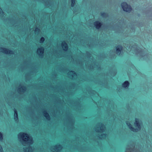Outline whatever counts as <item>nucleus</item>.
<instances>
[{
	"label": "nucleus",
	"instance_id": "nucleus-14",
	"mask_svg": "<svg viewBox=\"0 0 152 152\" xmlns=\"http://www.w3.org/2000/svg\"><path fill=\"white\" fill-rule=\"evenodd\" d=\"M18 90L19 91H20V90H21V91L24 92L26 91V88L25 86H21L20 88H18Z\"/></svg>",
	"mask_w": 152,
	"mask_h": 152
},
{
	"label": "nucleus",
	"instance_id": "nucleus-7",
	"mask_svg": "<svg viewBox=\"0 0 152 152\" xmlns=\"http://www.w3.org/2000/svg\"><path fill=\"white\" fill-rule=\"evenodd\" d=\"M61 45L62 47L63 48V50L64 51H66L68 48V46L67 43L65 41H62Z\"/></svg>",
	"mask_w": 152,
	"mask_h": 152
},
{
	"label": "nucleus",
	"instance_id": "nucleus-20",
	"mask_svg": "<svg viewBox=\"0 0 152 152\" xmlns=\"http://www.w3.org/2000/svg\"><path fill=\"white\" fill-rule=\"evenodd\" d=\"M103 127H104V126L103 125V124L102 123H101L100 130L102 131H103L104 130V129H103Z\"/></svg>",
	"mask_w": 152,
	"mask_h": 152
},
{
	"label": "nucleus",
	"instance_id": "nucleus-4",
	"mask_svg": "<svg viewBox=\"0 0 152 152\" xmlns=\"http://www.w3.org/2000/svg\"><path fill=\"white\" fill-rule=\"evenodd\" d=\"M0 49L1 50V52L6 54L8 55H13L14 54L13 52L11 50H10L7 48L1 47Z\"/></svg>",
	"mask_w": 152,
	"mask_h": 152
},
{
	"label": "nucleus",
	"instance_id": "nucleus-12",
	"mask_svg": "<svg viewBox=\"0 0 152 152\" xmlns=\"http://www.w3.org/2000/svg\"><path fill=\"white\" fill-rule=\"evenodd\" d=\"M54 147H55L56 149L57 150L56 151L57 152H59L60 151L59 148H61L62 146L60 144H58L55 145Z\"/></svg>",
	"mask_w": 152,
	"mask_h": 152
},
{
	"label": "nucleus",
	"instance_id": "nucleus-3",
	"mask_svg": "<svg viewBox=\"0 0 152 152\" xmlns=\"http://www.w3.org/2000/svg\"><path fill=\"white\" fill-rule=\"evenodd\" d=\"M121 6L123 11L126 12L130 13L132 10L131 6L126 2H123L121 3Z\"/></svg>",
	"mask_w": 152,
	"mask_h": 152
},
{
	"label": "nucleus",
	"instance_id": "nucleus-6",
	"mask_svg": "<svg viewBox=\"0 0 152 152\" xmlns=\"http://www.w3.org/2000/svg\"><path fill=\"white\" fill-rule=\"evenodd\" d=\"M44 49L43 47H41L38 48L37 50V52L38 55L41 57L43 56Z\"/></svg>",
	"mask_w": 152,
	"mask_h": 152
},
{
	"label": "nucleus",
	"instance_id": "nucleus-18",
	"mask_svg": "<svg viewBox=\"0 0 152 152\" xmlns=\"http://www.w3.org/2000/svg\"><path fill=\"white\" fill-rule=\"evenodd\" d=\"M3 135L2 133L0 132V141H2L3 140Z\"/></svg>",
	"mask_w": 152,
	"mask_h": 152
},
{
	"label": "nucleus",
	"instance_id": "nucleus-9",
	"mask_svg": "<svg viewBox=\"0 0 152 152\" xmlns=\"http://www.w3.org/2000/svg\"><path fill=\"white\" fill-rule=\"evenodd\" d=\"M14 119L15 122H18V116L17 110L14 109Z\"/></svg>",
	"mask_w": 152,
	"mask_h": 152
},
{
	"label": "nucleus",
	"instance_id": "nucleus-25",
	"mask_svg": "<svg viewBox=\"0 0 152 152\" xmlns=\"http://www.w3.org/2000/svg\"><path fill=\"white\" fill-rule=\"evenodd\" d=\"M99 139H101V138L100 137H99Z\"/></svg>",
	"mask_w": 152,
	"mask_h": 152
},
{
	"label": "nucleus",
	"instance_id": "nucleus-11",
	"mask_svg": "<svg viewBox=\"0 0 152 152\" xmlns=\"http://www.w3.org/2000/svg\"><path fill=\"white\" fill-rule=\"evenodd\" d=\"M43 114L44 116L48 120H49L50 119V117L48 113L45 110L43 112Z\"/></svg>",
	"mask_w": 152,
	"mask_h": 152
},
{
	"label": "nucleus",
	"instance_id": "nucleus-17",
	"mask_svg": "<svg viewBox=\"0 0 152 152\" xmlns=\"http://www.w3.org/2000/svg\"><path fill=\"white\" fill-rule=\"evenodd\" d=\"M72 1V6L74 7L76 4V0H71Z\"/></svg>",
	"mask_w": 152,
	"mask_h": 152
},
{
	"label": "nucleus",
	"instance_id": "nucleus-19",
	"mask_svg": "<svg viewBox=\"0 0 152 152\" xmlns=\"http://www.w3.org/2000/svg\"><path fill=\"white\" fill-rule=\"evenodd\" d=\"M107 15V14L104 12H102L101 13V15L102 16L104 17H105Z\"/></svg>",
	"mask_w": 152,
	"mask_h": 152
},
{
	"label": "nucleus",
	"instance_id": "nucleus-22",
	"mask_svg": "<svg viewBox=\"0 0 152 152\" xmlns=\"http://www.w3.org/2000/svg\"><path fill=\"white\" fill-rule=\"evenodd\" d=\"M1 13H3L4 12L2 10L1 8L0 7V14H1Z\"/></svg>",
	"mask_w": 152,
	"mask_h": 152
},
{
	"label": "nucleus",
	"instance_id": "nucleus-23",
	"mask_svg": "<svg viewBox=\"0 0 152 152\" xmlns=\"http://www.w3.org/2000/svg\"><path fill=\"white\" fill-rule=\"evenodd\" d=\"M106 135V134H101L100 135V136L101 137H102L103 136H104V137H105Z\"/></svg>",
	"mask_w": 152,
	"mask_h": 152
},
{
	"label": "nucleus",
	"instance_id": "nucleus-1",
	"mask_svg": "<svg viewBox=\"0 0 152 152\" xmlns=\"http://www.w3.org/2000/svg\"><path fill=\"white\" fill-rule=\"evenodd\" d=\"M126 123L129 129L133 132H137L140 130L141 129L140 124L139 122V119L137 118H135V122L134 123V126L136 127V128L133 127L132 125L128 121H126Z\"/></svg>",
	"mask_w": 152,
	"mask_h": 152
},
{
	"label": "nucleus",
	"instance_id": "nucleus-10",
	"mask_svg": "<svg viewBox=\"0 0 152 152\" xmlns=\"http://www.w3.org/2000/svg\"><path fill=\"white\" fill-rule=\"evenodd\" d=\"M122 49L123 47L121 45H118V46L116 47V53L118 55H120Z\"/></svg>",
	"mask_w": 152,
	"mask_h": 152
},
{
	"label": "nucleus",
	"instance_id": "nucleus-8",
	"mask_svg": "<svg viewBox=\"0 0 152 152\" xmlns=\"http://www.w3.org/2000/svg\"><path fill=\"white\" fill-rule=\"evenodd\" d=\"M130 85L129 82L128 80L125 81L122 84V87L125 89L128 88Z\"/></svg>",
	"mask_w": 152,
	"mask_h": 152
},
{
	"label": "nucleus",
	"instance_id": "nucleus-24",
	"mask_svg": "<svg viewBox=\"0 0 152 152\" xmlns=\"http://www.w3.org/2000/svg\"><path fill=\"white\" fill-rule=\"evenodd\" d=\"M2 149L1 146L0 145V152L2 151Z\"/></svg>",
	"mask_w": 152,
	"mask_h": 152
},
{
	"label": "nucleus",
	"instance_id": "nucleus-15",
	"mask_svg": "<svg viewBox=\"0 0 152 152\" xmlns=\"http://www.w3.org/2000/svg\"><path fill=\"white\" fill-rule=\"evenodd\" d=\"M45 40V39L44 37H41L39 39V42L41 43H42Z\"/></svg>",
	"mask_w": 152,
	"mask_h": 152
},
{
	"label": "nucleus",
	"instance_id": "nucleus-2",
	"mask_svg": "<svg viewBox=\"0 0 152 152\" xmlns=\"http://www.w3.org/2000/svg\"><path fill=\"white\" fill-rule=\"evenodd\" d=\"M18 137L22 138L25 143L31 144L32 139L30 138L28 134L23 132H20L18 134Z\"/></svg>",
	"mask_w": 152,
	"mask_h": 152
},
{
	"label": "nucleus",
	"instance_id": "nucleus-13",
	"mask_svg": "<svg viewBox=\"0 0 152 152\" xmlns=\"http://www.w3.org/2000/svg\"><path fill=\"white\" fill-rule=\"evenodd\" d=\"M31 147L29 146L28 147L26 148V149H24V152H31L30 151V149H31Z\"/></svg>",
	"mask_w": 152,
	"mask_h": 152
},
{
	"label": "nucleus",
	"instance_id": "nucleus-5",
	"mask_svg": "<svg viewBox=\"0 0 152 152\" xmlns=\"http://www.w3.org/2000/svg\"><path fill=\"white\" fill-rule=\"evenodd\" d=\"M102 23L99 21H96L94 23V25L95 28L97 29H100L102 27Z\"/></svg>",
	"mask_w": 152,
	"mask_h": 152
},
{
	"label": "nucleus",
	"instance_id": "nucleus-16",
	"mask_svg": "<svg viewBox=\"0 0 152 152\" xmlns=\"http://www.w3.org/2000/svg\"><path fill=\"white\" fill-rule=\"evenodd\" d=\"M69 72L72 73V75H71L72 77H73V76H75L76 75V73L74 71L71 70Z\"/></svg>",
	"mask_w": 152,
	"mask_h": 152
},
{
	"label": "nucleus",
	"instance_id": "nucleus-21",
	"mask_svg": "<svg viewBox=\"0 0 152 152\" xmlns=\"http://www.w3.org/2000/svg\"><path fill=\"white\" fill-rule=\"evenodd\" d=\"M39 31H40L39 29L37 27H36L35 28V30H34V31L35 32H36V31H37V32H39Z\"/></svg>",
	"mask_w": 152,
	"mask_h": 152
}]
</instances>
